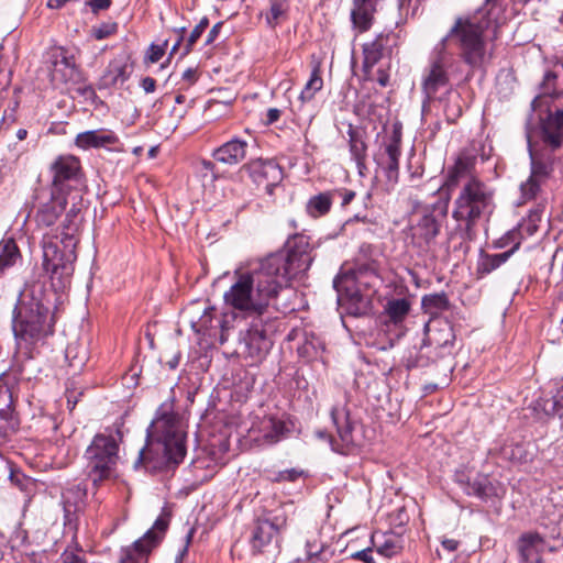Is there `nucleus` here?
Here are the masks:
<instances>
[{
    "instance_id": "1",
    "label": "nucleus",
    "mask_w": 563,
    "mask_h": 563,
    "mask_svg": "<svg viewBox=\"0 0 563 563\" xmlns=\"http://www.w3.org/2000/svg\"><path fill=\"white\" fill-rule=\"evenodd\" d=\"M506 8L505 0H485L474 13L454 20L446 35L433 48L422 82L428 99L449 84L446 65L452 57L449 51L451 44L457 47L460 58L473 68L482 67L492 58L494 42L506 23Z\"/></svg>"
},
{
    "instance_id": "2",
    "label": "nucleus",
    "mask_w": 563,
    "mask_h": 563,
    "mask_svg": "<svg viewBox=\"0 0 563 563\" xmlns=\"http://www.w3.org/2000/svg\"><path fill=\"white\" fill-rule=\"evenodd\" d=\"M311 262L308 238L294 235L283 250L260 260L246 272H236L234 283L224 292V302L244 316H264L279 291L306 272Z\"/></svg>"
},
{
    "instance_id": "3",
    "label": "nucleus",
    "mask_w": 563,
    "mask_h": 563,
    "mask_svg": "<svg viewBox=\"0 0 563 563\" xmlns=\"http://www.w3.org/2000/svg\"><path fill=\"white\" fill-rule=\"evenodd\" d=\"M52 296L40 280L26 283L20 290L11 317L18 357L33 358L34 352L53 335L56 318Z\"/></svg>"
},
{
    "instance_id": "4",
    "label": "nucleus",
    "mask_w": 563,
    "mask_h": 563,
    "mask_svg": "<svg viewBox=\"0 0 563 563\" xmlns=\"http://www.w3.org/2000/svg\"><path fill=\"white\" fill-rule=\"evenodd\" d=\"M186 432L178 413L159 409L147 429L146 445L140 451L134 467L158 471L178 465L185 457Z\"/></svg>"
},
{
    "instance_id": "5",
    "label": "nucleus",
    "mask_w": 563,
    "mask_h": 563,
    "mask_svg": "<svg viewBox=\"0 0 563 563\" xmlns=\"http://www.w3.org/2000/svg\"><path fill=\"white\" fill-rule=\"evenodd\" d=\"M81 221L79 208L74 205L66 212L62 228L51 230L43 235V267L49 275L55 290H64L70 284L77 260L76 247L79 242Z\"/></svg>"
},
{
    "instance_id": "6",
    "label": "nucleus",
    "mask_w": 563,
    "mask_h": 563,
    "mask_svg": "<svg viewBox=\"0 0 563 563\" xmlns=\"http://www.w3.org/2000/svg\"><path fill=\"white\" fill-rule=\"evenodd\" d=\"M531 109L544 110L545 115H540L538 125L527 133L544 136L551 145L563 142V65L556 64L544 71Z\"/></svg>"
},
{
    "instance_id": "7",
    "label": "nucleus",
    "mask_w": 563,
    "mask_h": 563,
    "mask_svg": "<svg viewBox=\"0 0 563 563\" xmlns=\"http://www.w3.org/2000/svg\"><path fill=\"white\" fill-rule=\"evenodd\" d=\"M496 209L495 190L478 177L466 179L453 202L452 218L471 238L479 221H488Z\"/></svg>"
},
{
    "instance_id": "8",
    "label": "nucleus",
    "mask_w": 563,
    "mask_h": 563,
    "mask_svg": "<svg viewBox=\"0 0 563 563\" xmlns=\"http://www.w3.org/2000/svg\"><path fill=\"white\" fill-rule=\"evenodd\" d=\"M115 433H97L85 450V473L95 487L118 475L119 442L122 435L119 429Z\"/></svg>"
},
{
    "instance_id": "9",
    "label": "nucleus",
    "mask_w": 563,
    "mask_h": 563,
    "mask_svg": "<svg viewBox=\"0 0 563 563\" xmlns=\"http://www.w3.org/2000/svg\"><path fill=\"white\" fill-rule=\"evenodd\" d=\"M455 342L453 325L446 319H432L424 325V338L406 360L407 368L427 367L452 355Z\"/></svg>"
},
{
    "instance_id": "10",
    "label": "nucleus",
    "mask_w": 563,
    "mask_h": 563,
    "mask_svg": "<svg viewBox=\"0 0 563 563\" xmlns=\"http://www.w3.org/2000/svg\"><path fill=\"white\" fill-rule=\"evenodd\" d=\"M527 143L531 174L528 180L521 185V194L526 200H531L536 198L541 184L553 172L554 163L558 162L556 152L563 147V142L551 145L544 136L527 133Z\"/></svg>"
},
{
    "instance_id": "11",
    "label": "nucleus",
    "mask_w": 563,
    "mask_h": 563,
    "mask_svg": "<svg viewBox=\"0 0 563 563\" xmlns=\"http://www.w3.org/2000/svg\"><path fill=\"white\" fill-rule=\"evenodd\" d=\"M288 526V515L283 508L264 512L251 526L250 547L255 554L280 552L283 533Z\"/></svg>"
},
{
    "instance_id": "12",
    "label": "nucleus",
    "mask_w": 563,
    "mask_h": 563,
    "mask_svg": "<svg viewBox=\"0 0 563 563\" xmlns=\"http://www.w3.org/2000/svg\"><path fill=\"white\" fill-rule=\"evenodd\" d=\"M275 331V320L254 317L249 327L240 331L238 352L251 364L262 362L273 346L271 336Z\"/></svg>"
},
{
    "instance_id": "13",
    "label": "nucleus",
    "mask_w": 563,
    "mask_h": 563,
    "mask_svg": "<svg viewBox=\"0 0 563 563\" xmlns=\"http://www.w3.org/2000/svg\"><path fill=\"white\" fill-rule=\"evenodd\" d=\"M51 169L53 173L51 191L70 198V208L76 205L80 213L84 183L81 179L79 159L73 155L59 156L53 163Z\"/></svg>"
},
{
    "instance_id": "14",
    "label": "nucleus",
    "mask_w": 563,
    "mask_h": 563,
    "mask_svg": "<svg viewBox=\"0 0 563 563\" xmlns=\"http://www.w3.org/2000/svg\"><path fill=\"white\" fill-rule=\"evenodd\" d=\"M445 214V208L435 205L417 209L409 227L412 243L420 249L428 247L440 233Z\"/></svg>"
},
{
    "instance_id": "15",
    "label": "nucleus",
    "mask_w": 563,
    "mask_h": 563,
    "mask_svg": "<svg viewBox=\"0 0 563 563\" xmlns=\"http://www.w3.org/2000/svg\"><path fill=\"white\" fill-rule=\"evenodd\" d=\"M167 528L168 519L158 517L142 538L121 549L119 563H148L150 554L162 542Z\"/></svg>"
},
{
    "instance_id": "16",
    "label": "nucleus",
    "mask_w": 563,
    "mask_h": 563,
    "mask_svg": "<svg viewBox=\"0 0 563 563\" xmlns=\"http://www.w3.org/2000/svg\"><path fill=\"white\" fill-rule=\"evenodd\" d=\"M331 419L336 428L338 439H331L332 450L340 454H347L354 446L353 437L354 421L351 419L350 411L345 402L336 404L331 409Z\"/></svg>"
},
{
    "instance_id": "17",
    "label": "nucleus",
    "mask_w": 563,
    "mask_h": 563,
    "mask_svg": "<svg viewBox=\"0 0 563 563\" xmlns=\"http://www.w3.org/2000/svg\"><path fill=\"white\" fill-rule=\"evenodd\" d=\"M401 155V132L394 129L384 142L383 147L374 155V161L385 173L390 184H396L399 177V158Z\"/></svg>"
},
{
    "instance_id": "18",
    "label": "nucleus",
    "mask_w": 563,
    "mask_h": 563,
    "mask_svg": "<svg viewBox=\"0 0 563 563\" xmlns=\"http://www.w3.org/2000/svg\"><path fill=\"white\" fill-rule=\"evenodd\" d=\"M252 180L263 187L268 195L274 192V188L283 180L284 174L282 167L273 159H254L243 166Z\"/></svg>"
},
{
    "instance_id": "19",
    "label": "nucleus",
    "mask_w": 563,
    "mask_h": 563,
    "mask_svg": "<svg viewBox=\"0 0 563 563\" xmlns=\"http://www.w3.org/2000/svg\"><path fill=\"white\" fill-rule=\"evenodd\" d=\"M49 76L54 86L77 81L79 71L74 56H68L63 48L54 51L49 56Z\"/></svg>"
},
{
    "instance_id": "20",
    "label": "nucleus",
    "mask_w": 563,
    "mask_h": 563,
    "mask_svg": "<svg viewBox=\"0 0 563 563\" xmlns=\"http://www.w3.org/2000/svg\"><path fill=\"white\" fill-rule=\"evenodd\" d=\"M87 486L84 483L71 484L62 493V504L65 512V526L68 529H76L77 514L86 505Z\"/></svg>"
},
{
    "instance_id": "21",
    "label": "nucleus",
    "mask_w": 563,
    "mask_h": 563,
    "mask_svg": "<svg viewBox=\"0 0 563 563\" xmlns=\"http://www.w3.org/2000/svg\"><path fill=\"white\" fill-rule=\"evenodd\" d=\"M70 198L51 191L49 197L41 200L35 211L34 220L40 228H49L66 210Z\"/></svg>"
},
{
    "instance_id": "22",
    "label": "nucleus",
    "mask_w": 563,
    "mask_h": 563,
    "mask_svg": "<svg viewBox=\"0 0 563 563\" xmlns=\"http://www.w3.org/2000/svg\"><path fill=\"white\" fill-rule=\"evenodd\" d=\"M456 483L462 490L468 496H475L482 500L497 496V487L485 474L477 473L471 476L465 472H457Z\"/></svg>"
},
{
    "instance_id": "23",
    "label": "nucleus",
    "mask_w": 563,
    "mask_h": 563,
    "mask_svg": "<svg viewBox=\"0 0 563 563\" xmlns=\"http://www.w3.org/2000/svg\"><path fill=\"white\" fill-rule=\"evenodd\" d=\"M383 0H352L351 22L360 33L367 32Z\"/></svg>"
},
{
    "instance_id": "24",
    "label": "nucleus",
    "mask_w": 563,
    "mask_h": 563,
    "mask_svg": "<svg viewBox=\"0 0 563 563\" xmlns=\"http://www.w3.org/2000/svg\"><path fill=\"white\" fill-rule=\"evenodd\" d=\"M391 34L380 33L373 41L363 45V69L369 74L373 67L386 55H390Z\"/></svg>"
},
{
    "instance_id": "25",
    "label": "nucleus",
    "mask_w": 563,
    "mask_h": 563,
    "mask_svg": "<svg viewBox=\"0 0 563 563\" xmlns=\"http://www.w3.org/2000/svg\"><path fill=\"white\" fill-rule=\"evenodd\" d=\"M247 148L249 143L246 141L233 137L217 147L212 152V157L214 161L225 165H236L245 158Z\"/></svg>"
},
{
    "instance_id": "26",
    "label": "nucleus",
    "mask_w": 563,
    "mask_h": 563,
    "mask_svg": "<svg viewBox=\"0 0 563 563\" xmlns=\"http://www.w3.org/2000/svg\"><path fill=\"white\" fill-rule=\"evenodd\" d=\"M3 378L0 377V402H5L4 408H0V420L3 421V426L0 427V434H7V432H15L20 426V418L14 408L13 393L9 387L3 386Z\"/></svg>"
},
{
    "instance_id": "27",
    "label": "nucleus",
    "mask_w": 563,
    "mask_h": 563,
    "mask_svg": "<svg viewBox=\"0 0 563 563\" xmlns=\"http://www.w3.org/2000/svg\"><path fill=\"white\" fill-rule=\"evenodd\" d=\"M544 545V538L538 532L521 534L517 542V550L521 563L538 562Z\"/></svg>"
},
{
    "instance_id": "28",
    "label": "nucleus",
    "mask_w": 563,
    "mask_h": 563,
    "mask_svg": "<svg viewBox=\"0 0 563 563\" xmlns=\"http://www.w3.org/2000/svg\"><path fill=\"white\" fill-rule=\"evenodd\" d=\"M118 142V136L109 130H90L78 133L75 139V145L81 150L99 148L107 145H113Z\"/></svg>"
},
{
    "instance_id": "29",
    "label": "nucleus",
    "mask_w": 563,
    "mask_h": 563,
    "mask_svg": "<svg viewBox=\"0 0 563 563\" xmlns=\"http://www.w3.org/2000/svg\"><path fill=\"white\" fill-rule=\"evenodd\" d=\"M476 157L461 154L454 165L449 168L445 185L451 188L459 184L462 178H471L475 167Z\"/></svg>"
},
{
    "instance_id": "30",
    "label": "nucleus",
    "mask_w": 563,
    "mask_h": 563,
    "mask_svg": "<svg viewBox=\"0 0 563 563\" xmlns=\"http://www.w3.org/2000/svg\"><path fill=\"white\" fill-rule=\"evenodd\" d=\"M350 153L352 158L355 161L358 174L365 175L366 170V158H367V144L364 135L354 129H350L349 132Z\"/></svg>"
},
{
    "instance_id": "31",
    "label": "nucleus",
    "mask_w": 563,
    "mask_h": 563,
    "mask_svg": "<svg viewBox=\"0 0 563 563\" xmlns=\"http://www.w3.org/2000/svg\"><path fill=\"white\" fill-rule=\"evenodd\" d=\"M411 305L407 298H396L388 300L384 307L386 324L398 325L404 322L410 311Z\"/></svg>"
},
{
    "instance_id": "32",
    "label": "nucleus",
    "mask_w": 563,
    "mask_h": 563,
    "mask_svg": "<svg viewBox=\"0 0 563 563\" xmlns=\"http://www.w3.org/2000/svg\"><path fill=\"white\" fill-rule=\"evenodd\" d=\"M20 260L21 253L15 241L11 238L3 239L0 242V276L4 275Z\"/></svg>"
},
{
    "instance_id": "33",
    "label": "nucleus",
    "mask_w": 563,
    "mask_h": 563,
    "mask_svg": "<svg viewBox=\"0 0 563 563\" xmlns=\"http://www.w3.org/2000/svg\"><path fill=\"white\" fill-rule=\"evenodd\" d=\"M128 78V65L120 59H113L109 63L101 77V86L106 88L113 87L118 84H123Z\"/></svg>"
},
{
    "instance_id": "34",
    "label": "nucleus",
    "mask_w": 563,
    "mask_h": 563,
    "mask_svg": "<svg viewBox=\"0 0 563 563\" xmlns=\"http://www.w3.org/2000/svg\"><path fill=\"white\" fill-rule=\"evenodd\" d=\"M335 192L324 191L309 198L306 205V211L311 218L325 216L333 203Z\"/></svg>"
},
{
    "instance_id": "35",
    "label": "nucleus",
    "mask_w": 563,
    "mask_h": 563,
    "mask_svg": "<svg viewBox=\"0 0 563 563\" xmlns=\"http://www.w3.org/2000/svg\"><path fill=\"white\" fill-rule=\"evenodd\" d=\"M372 542L377 553L385 558H391L400 551L399 540L394 534L374 533Z\"/></svg>"
},
{
    "instance_id": "36",
    "label": "nucleus",
    "mask_w": 563,
    "mask_h": 563,
    "mask_svg": "<svg viewBox=\"0 0 563 563\" xmlns=\"http://www.w3.org/2000/svg\"><path fill=\"white\" fill-rule=\"evenodd\" d=\"M543 410L547 415L563 417V375L555 379L552 396L543 401Z\"/></svg>"
},
{
    "instance_id": "37",
    "label": "nucleus",
    "mask_w": 563,
    "mask_h": 563,
    "mask_svg": "<svg viewBox=\"0 0 563 563\" xmlns=\"http://www.w3.org/2000/svg\"><path fill=\"white\" fill-rule=\"evenodd\" d=\"M511 256V251H506L499 254L483 253L477 264V273L479 275L490 274L493 271L500 267Z\"/></svg>"
},
{
    "instance_id": "38",
    "label": "nucleus",
    "mask_w": 563,
    "mask_h": 563,
    "mask_svg": "<svg viewBox=\"0 0 563 563\" xmlns=\"http://www.w3.org/2000/svg\"><path fill=\"white\" fill-rule=\"evenodd\" d=\"M323 87V79L321 77V65L320 63H316L312 67L310 78L305 85L299 99L302 102L311 101L314 98V95L320 91Z\"/></svg>"
},
{
    "instance_id": "39",
    "label": "nucleus",
    "mask_w": 563,
    "mask_h": 563,
    "mask_svg": "<svg viewBox=\"0 0 563 563\" xmlns=\"http://www.w3.org/2000/svg\"><path fill=\"white\" fill-rule=\"evenodd\" d=\"M262 426L265 431L264 441L268 444L277 443L286 430L285 423L274 417L265 418Z\"/></svg>"
},
{
    "instance_id": "40",
    "label": "nucleus",
    "mask_w": 563,
    "mask_h": 563,
    "mask_svg": "<svg viewBox=\"0 0 563 563\" xmlns=\"http://www.w3.org/2000/svg\"><path fill=\"white\" fill-rule=\"evenodd\" d=\"M288 10V0H271L269 10L265 14L267 24L271 27L278 25L282 21L287 19Z\"/></svg>"
},
{
    "instance_id": "41",
    "label": "nucleus",
    "mask_w": 563,
    "mask_h": 563,
    "mask_svg": "<svg viewBox=\"0 0 563 563\" xmlns=\"http://www.w3.org/2000/svg\"><path fill=\"white\" fill-rule=\"evenodd\" d=\"M421 306L427 313L435 316L449 308V299L444 292L430 294L422 297Z\"/></svg>"
},
{
    "instance_id": "42",
    "label": "nucleus",
    "mask_w": 563,
    "mask_h": 563,
    "mask_svg": "<svg viewBox=\"0 0 563 563\" xmlns=\"http://www.w3.org/2000/svg\"><path fill=\"white\" fill-rule=\"evenodd\" d=\"M323 351V342L312 333L306 334L303 343L298 347L299 355L308 360L318 357Z\"/></svg>"
},
{
    "instance_id": "43",
    "label": "nucleus",
    "mask_w": 563,
    "mask_h": 563,
    "mask_svg": "<svg viewBox=\"0 0 563 563\" xmlns=\"http://www.w3.org/2000/svg\"><path fill=\"white\" fill-rule=\"evenodd\" d=\"M238 321L242 318L233 310L223 312L220 318L216 319L217 328L220 329V343L223 344L228 341L230 331L235 328Z\"/></svg>"
},
{
    "instance_id": "44",
    "label": "nucleus",
    "mask_w": 563,
    "mask_h": 563,
    "mask_svg": "<svg viewBox=\"0 0 563 563\" xmlns=\"http://www.w3.org/2000/svg\"><path fill=\"white\" fill-rule=\"evenodd\" d=\"M216 309L213 307H206L203 309V313L200 316V318L195 321L191 320V325L197 332H203L211 329H216L217 324H213V321H216L217 318H214Z\"/></svg>"
},
{
    "instance_id": "45",
    "label": "nucleus",
    "mask_w": 563,
    "mask_h": 563,
    "mask_svg": "<svg viewBox=\"0 0 563 563\" xmlns=\"http://www.w3.org/2000/svg\"><path fill=\"white\" fill-rule=\"evenodd\" d=\"M522 240L520 230L515 228L501 236L497 241L496 246L500 249L510 246L508 251H511L512 255L519 249Z\"/></svg>"
},
{
    "instance_id": "46",
    "label": "nucleus",
    "mask_w": 563,
    "mask_h": 563,
    "mask_svg": "<svg viewBox=\"0 0 563 563\" xmlns=\"http://www.w3.org/2000/svg\"><path fill=\"white\" fill-rule=\"evenodd\" d=\"M118 31V24L115 22L101 23L98 26L92 27V36L96 40H104Z\"/></svg>"
},
{
    "instance_id": "47",
    "label": "nucleus",
    "mask_w": 563,
    "mask_h": 563,
    "mask_svg": "<svg viewBox=\"0 0 563 563\" xmlns=\"http://www.w3.org/2000/svg\"><path fill=\"white\" fill-rule=\"evenodd\" d=\"M540 220L539 210L532 211L529 216V221L527 223L520 224L517 229L520 230L522 239L526 236L533 235L537 230V222Z\"/></svg>"
},
{
    "instance_id": "48",
    "label": "nucleus",
    "mask_w": 563,
    "mask_h": 563,
    "mask_svg": "<svg viewBox=\"0 0 563 563\" xmlns=\"http://www.w3.org/2000/svg\"><path fill=\"white\" fill-rule=\"evenodd\" d=\"M167 44V41L162 45L152 44L148 47L146 59L152 64L157 63L164 56Z\"/></svg>"
},
{
    "instance_id": "49",
    "label": "nucleus",
    "mask_w": 563,
    "mask_h": 563,
    "mask_svg": "<svg viewBox=\"0 0 563 563\" xmlns=\"http://www.w3.org/2000/svg\"><path fill=\"white\" fill-rule=\"evenodd\" d=\"M421 0H398V8L401 15H415Z\"/></svg>"
},
{
    "instance_id": "50",
    "label": "nucleus",
    "mask_w": 563,
    "mask_h": 563,
    "mask_svg": "<svg viewBox=\"0 0 563 563\" xmlns=\"http://www.w3.org/2000/svg\"><path fill=\"white\" fill-rule=\"evenodd\" d=\"M301 474H302V472L298 471L296 468L285 470V471L278 472L276 474V476L273 477V481H275V482H295Z\"/></svg>"
},
{
    "instance_id": "51",
    "label": "nucleus",
    "mask_w": 563,
    "mask_h": 563,
    "mask_svg": "<svg viewBox=\"0 0 563 563\" xmlns=\"http://www.w3.org/2000/svg\"><path fill=\"white\" fill-rule=\"evenodd\" d=\"M59 563H86V561L79 552L65 550L59 558Z\"/></svg>"
},
{
    "instance_id": "52",
    "label": "nucleus",
    "mask_w": 563,
    "mask_h": 563,
    "mask_svg": "<svg viewBox=\"0 0 563 563\" xmlns=\"http://www.w3.org/2000/svg\"><path fill=\"white\" fill-rule=\"evenodd\" d=\"M203 32L197 29L196 26L189 34L188 38L186 40V43L184 45V52L183 55H187L192 51L194 45L197 43V41L200 38L201 34Z\"/></svg>"
},
{
    "instance_id": "53",
    "label": "nucleus",
    "mask_w": 563,
    "mask_h": 563,
    "mask_svg": "<svg viewBox=\"0 0 563 563\" xmlns=\"http://www.w3.org/2000/svg\"><path fill=\"white\" fill-rule=\"evenodd\" d=\"M73 352L74 347L68 345L66 349V358L70 361L69 365L73 367H81L86 361V353H84L81 357H78L77 355H73Z\"/></svg>"
},
{
    "instance_id": "54",
    "label": "nucleus",
    "mask_w": 563,
    "mask_h": 563,
    "mask_svg": "<svg viewBox=\"0 0 563 563\" xmlns=\"http://www.w3.org/2000/svg\"><path fill=\"white\" fill-rule=\"evenodd\" d=\"M86 3L93 12H98L108 9L111 4V0H87Z\"/></svg>"
},
{
    "instance_id": "55",
    "label": "nucleus",
    "mask_w": 563,
    "mask_h": 563,
    "mask_svg": "<svg viewBox=\"0 0 563 563\" xmlns=\"http://www.w3.org/2000/svg\"><path fill=\"white\" fill-rule=\"evenodd\" d=\"M352 558L356 559V560H361L364 563H374L371 548H367L362 551H357V552L353 553Z\"/></svg>"
},
{
    "instance_id": "56",
    "label": "nucleus",
    "mask_w": 563,
    "mask_h": 563,
    "mask_svg": "<svg viewBox=\"0 0 563 563\" xmlns=\"http://www.w3.org/2000/svg\"><path fill=\"white\" fill-rule=\"evenodd\" d=\"M181 78L188 86H191L198 80V71L196 68L189 67L183 73Z\"/></svg>"
},
{
    "instance_id": "57",
    "label": "nucleus",
    "mask_w": 563,
    "mask_h": 563,
    "mask_svg": "<svg viewBox=\"0 0 563 563\" xmlns=\"http://www.w3.org/2000/svg\"><path fill=\"white\" fill-rule=\"evenodd\" d=\"M222 25H223L222 22H218L211 27V30L209 31L207 38H206V45H210L217 40V37L219 36V33L222 29Z\"/></svg>"
},
{
    "instance_id": "58",
    "label": "nucleus",
    "mask_w": 563,
    "mask_h": 563,
    "mask_svg": "<svg viewBox=\"0 0 563 563\" xmlns=\"http://www.w3.org/2000/svg\"><path fill=\"white\" fill-rule=\"evenodd\" d=\"M194 534H195V529L190 528L185 537V544H184L183 549L179 551V554H178L179 560H181L187 554L188 547L192 541Z\"/></svg>"
},
{
    "instance_id": "59",
    "label": "nucleus",
    "mask_w": 563,
    "mask_h": 563,
    "mask_svg": "<svg viewBox=\"0 0 563 563\" xmlns=\"http://www.w3.org/2000/svg\"><path fill=\"white\" fill-rule=\"evenodd\" d=\"M141 87L146 93L154 92L156 89V80L152 77H145L141 81Z\"/></svg>"
},
{
    "instance_id": "60",
    "label": "nucleus",
    "mask_w": 563,
    "mask_h": 563,
    "mask_svg": "<svg viewBox=\"0 0 563 563\" xmlns=\"http://www.w3.org/2000/svg\"><path fill=\"white\" fill-rule=\"evenodd\" d=\"M282 111L277 108H271L266 113V124H273L279 120Z\"/></svg>"
},
{
    "instance_id": "61",
    "label": "nucleus",
    "mask_w": 563,
    "mask_h": 563,
    "mask_svg": "<svg viewBox=\"0 0 563 563\" xmlns=\"http://www.w3.org/2000/svg\"><path fill=\"white\" fill-rule=\"evenodd\" d=\"M335 194H339L342 198V207H345L351 203V201L355 198V192L352 190L344 189L342 191H334Z\"/></svg>"
},
{
    "instance_id": "62",
    "label": "nucleus",
    "mask_w": 563,
    "mask_h": 563,
    "mask_svg": "<svg viewBox=\"0 0 563 563\" xmlns=\"http://www.w3.org/2000/svg\"><path fill=\"white\" fill-rule=\"evenodd\" d=\"M307 556L309 560H312L318 556V554L321 552L322 548L318 547L316 544H311L310 542H307Z\"/></svg>"
},
{
    "instance_id": "63",
    "label": "nucleus",
    "mask_w": 563,
    "mask_h": 563,
    "mask_svg": "<svg viewBox=\"0 0 563 563\" xmlns=\"http://www.w3.org/2000/svg\"><path fill=\"white\" fill-rule=\"evenodd\" d=\"M459 541L454 539H445L442 541V547L448 550L449 552H454L459 548Z\"/></svg>"
},
{
    "instance_id": "64",
    "label": "nucleus",
    "mask_w": 563,
    "mask_h": 563,
    "mask_svg": "<svg viewBox=\"0 0 563 563\" xmlns=\"http://www.w3.org/2000/svg\"><path fill=\"white\" fill-rule=\"evenodd\" d=\"M377 82L382 87H386L389 82V75L385 70L378 69L377 70Z\"/></svg>"
}]
</instances>
